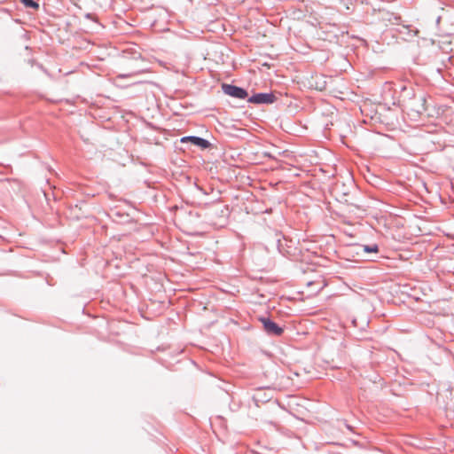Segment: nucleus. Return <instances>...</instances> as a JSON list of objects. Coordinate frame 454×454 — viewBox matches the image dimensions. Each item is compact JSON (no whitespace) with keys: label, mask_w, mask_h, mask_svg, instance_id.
<instances>
[{"label":"nucleus","mask_w":454,"mask_h":454,"mask_svg":"<svg viewBox=\"0 0 454 454\" xmlns=\"http://www.w3.org/2000/svg\"><path fill=\"white\" fill-rule=\"evenodd\" d=\"M182 143L191 142L192 145L206 149L209 146V142L204 138L198 137H184L181 138Z\"/></svg>","instance_id":"20e7f679"},{"label":"nucleus","mask_w":454,"mask_h":454,"mask_svg":"<svg viewBox=\"0 0 454 454\" xmlns=\"http://www.w3.org/2000/svg\"><path fill=\"white\" fill-rule=\"evenodd\" d=\"M370 251L377 252V247L371 249Z\"/></svg>","instance_id":"0eeeda50"},{"label":"nucleus","mask_w":454,"mask_h":454,"mask_svg":"<svg viewBox=\"0 0 454 454\" xmlns=\"http://www.w3.org/2000/svg\"><path fill=\"white\" fill-rule=\"evenodd\" d=\"M313 284H314L313 282H309V283H308V286H312Z\"/></svg>","instance_id":"6e6552de"},{"label":"nucleus","mask_w":454,"mask_h":454,"mask_svg":"<svg viewBox=\"0 0 454 454\" xmlns=\"http://www.w3.org/2000/svg\"><path fill=\"white\" fill-rule=\"evenodd\" d=\"M20 2L29 8H33L37 10L39 8V4L33 0H20Z\"/></svg>","instance_id":"39448f33"},{"label":"nucleus","mask_w":454,"mask_h":454,"mask_svg":"<svg viewBox=\"0 0 454 454\" xmlns=\"http://www.w3.org/2000/svg\"><path fill=\"white\" fill-rule=\"evenodd\" d=\"M261 322L263 325V328L268 334L279 336L283 333V328L278 326L276 323L272 322L269 318H261Z\"/></svg>","instance_id":"f03ea898"},{"label":"nucleus","mask_w":454,"mask_h":454,"mask_svg":"<svg viewBox=\"0 0 454 454\" xmlns=\"http://www.w3.org/2000/svg\"><path fill=\"white\" fill-rule=\"evenodd\" d=\"M274 95L269 93H259L251 97L248 101L255 104H270L273 103Z\"/></svg>","instance_id":"7ed1b4c3"},{"label":"nucleus","mask_w":454,"mask_h":454,"mask_svg":"<svg viewBox=\"0 0 454 454\" xmlns=\"http://www.w3.org/2000/svg\"><path fill=\"white\" fill-rule=\"evenodd\" d=\"M318 288H317V292L318 291H321L325 286V283L324 280H320L318 281Z\"/></svg>","instance_id":"423d86ee"},{"label":"nucleus","mask_w":454,"mask_h":454,"mask_svg":"<svg viewBox=\"0 0 454 454\" xmlns=\"http://www.w3.org/2000/svg\"><path fill=\"white\" fill-rule=\"evenodd\" d=\"M223 90L225 94L237 98H245L247 96V92L242 88L230 85V84H223Z\"/></svg>","instance_id":"f257e3e1"}]
</instances>
